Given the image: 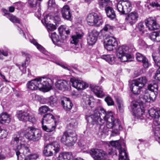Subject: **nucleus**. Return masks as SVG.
<instances>
[{
    "mask_svg": "<svg viewBox=\"0 0 160 160\" xmlns=\"http://www.w3.org/2000/svg\"><path fill=\"white\" fill-rule=\"evenodd\" d=\"M147 82V80L145 77H141L138 78L133 81L130 85V89L133 94H138Z\"/></svg>",
    "mask_w": 160,
    "mask_h": 160,
    "instance_id": "4",
    "label": "nucleus"
},
{
    "mask_svg": "<svg viewBox=\"0 0 160 160\" xmlns=\"http://www.w3.org/2000/svg\"><path fill=\"white\" fill-rule=\"evenodd\" d=\"M129 48L127 46L123 45L119 47L117 51V56L122 62L131 61V56L128 53Z\"/></svg>",
    "mask_w": 160,
    "mask_h": 160,
    "instance_id": "6",
    "label": "nucleus"
},
{
    "mask_svg": "<svg viewBox=\"0 0 160 160\" xmlns=\"http://www.w3.org/2000/svg\"><path fill=\"white\" fill-rule=\"evenodd\" d=\"M137 28L142 33L144 32L145 31V27L142 22H140L138 23Z\"/></svg>",
    "mask_w": 160,
    "mask_h": 160,
    "instance_id": "55",
    "label": "nucleus"
},
{
    "mask_svg": "<svg viewBox=\"0 0 160 160\" xmlns=\"http://www.w3.org/2000/svg\"><path fill=\"white\" fill-rule=\"evenodd\" d=\"M48 8L51 9L52 8H55L56 5L55 4V0H49L48 3Z\"/></svg>",
    "mask_w": 160,
    "mask_h": 160,
    "instance_id": "56",
    "label": "nucleus"
},
{
    "mask_svg": "<svg viewBox=\"0 0 160 160\" xmlns=\"http://www.w3.org/2000/svg\"><path fill=\"white\" fill-rule=\"evenodd\" d=\"M83 35V34L82 33L76 32L75 34L72 36V40L71 41V43L76 45L78 43L79 39L81 38Z\"/></svg>",
    "mask_w": 160,
    "mask_h": 160,
    "instance_id": "34",
    "label": "nucleus"
},
{
    "mask_svg": "<svg viewBox=\"0 0 160 160\" xmlns=\"http://www.w3.org/2000/svg\"><path fill=\"white\" fill-rule=\"evenodd\" d=\"M25 135L28 139L33 141H37L40 139L41 137V132L38 129L32 127H28L27 129Z\"/></svg>",
    "mask_w": 160,
    "mask_h": 160,
    "instance_id": "7",
    "label": "nucleus"
},
{
    "mask_svg": "<svg viewBox=\"0 0 160 160\" xmlns=\"http://www.w3.org/2000/svg\"><path fill=\"white\" fill-rule=\"evenodd\" d=\"M52 17L51 14L46 15L44 18V20L46 25L49 23V22H50V21L49 20L50 19L52 20Z\"/></svg>",
    "mask_w": 160,
    "mask_h": 160,
    "instance_id": "59",
    "label": "nucleus"
},
{
    "mask_svg": "<svg viewBox=\"0 0 160 160\" xmlns=\"http://www.w3.org/2000/svg\"><path fill=\"white\" fill-rule=\"evenodd\" d=\"M46 102L52 107H53L56 104L57 99L53 96H51L46 99Z\"/></svg>",
    "mask_w": 160,
    "mask_h": 160,
    "instance_id": "41",
    "label": "nucleus"
},
{
    "mask_svg": "<svg viewBox=\"0 0 160 160\" xmlns=\"http://www.w3.org/2000/svg\"><path fill=\"white\" fill-rule=\"evenodd\" d=\"M50 36L53 43L56 45H59L61 44V42L60 40L59 37L56 34L55 32L51 33Z\"/></svg>",
    "mask_w": 160,
    "mask_h": 160,
    "instance_id": "33",
    "label": "nucleus"
},
{
    "mask_svg": "<svg viewBox=\"0 0 160 160\" xmlns=\"http://www.w3.org/2000/svg\"><path fill=\"white\" fill-rule=\"evenodd\" d=\"M28 121L32 123H35L37 121V119L35 115L31 113H29V115L28 116Z\"/></svg>",
    "mask_w": 160,
    "mask_h": 160,
    "instance_id": "52",
    "label": "nucleus"
},
{
    "mask_svg": "<svg viewBox=\"0 0 160 160\" xmlns=\"http://www.w3.org/2000/svg\"><path fill=\"white\" fill-rule=\"evenodd\" d=\"M148 90H146L143 95H140V98L143 100V102H150L153 101L156 97V95H154V93H151L150 94L148 92Z\"/></svg>",
    "mask_w": 160,
    "mask_h": 160,
    "instance_id": "20",
    "label": "nucleus"
},
{
    "mask_svg": "<svg viewBox=\"0 0 160 160\" xmlns=\"http://www.w3.org/2000/svg\"><path fill=\"white\" fill-rule=\"evenodd\" d=\"M155 78L160 82V69L159 68L156 72Z\"/></svg>",
    "mask_w": 160,
    "mask_h": 160,
    "instance_id": "64",
    "label": "nucleus"
},
{
    "mask_svg": "<svg viewBox=\"0 0 160 160\" xmlns=\"http://www.w3.org/2000/svg\"><path fill=\"white\" fill-rule=\"evenodd\" d=\"M150 39L153 41L160 42V30L155 31L151 33L149 36Z\"/></svg>",
    "mask_w": 160,
    "mask_h": 160,
    "instance_id": "27",
    "label": "nucleus"
},
{
    "mask_svg": "<svg viewBox=\"0 0 160 160\" xmlns=\"http://www.w3.org/2000/svg\"><path fill=\"white\" fill-rule=\"evenodd\" d=\"M37 8L38 9L37 12L35 13V15L38 18H39L41 16V9L39 5L36 6Z\"/></svg>",
    "mask_w": 160,
    "mask_h": 160,
    "instance_id": "63",
    "label": "nucleus"
},
{
    "mask_svg": "<svg viewBox=\"0 0 160 160\" xmlns=\"http://www.w3.org/2000/svg\"><path fill=\"white\" fill-rule=\"evenodd\" d=\"M146 26L150 30L158 29L159 28V25L157 23L156 19L153 17L148 18L145 20Z\"/></svg>",
    "mask_w": 160,
    "mask_h": 160,
    "instance_id": "15",
    "label": "nucleus"
},
{
    "mask_svg": "<svg viewBox=\"0 0 160 160\" xmlns=\"http://www.w3.org/2000/svg\"><path fill=\"white\" fill-rule=\"evenodd\" d=\"M148 90L151 91V93H154V95H156L157 97L158 94V85L157 84L155 83L153 84H149L148 86Z\"/></svg>",
    "mask_w": 160,
    "mask_h": 160,
    "instance_id": "37",
    "label": "nucleus"
},
{
    "mask_svg": "<svg viewBox=\"0 0 160 160\" xmlns=\"http://www.w3.org/2000/svg\"><path fill=\"white\" fill-rule=\"evenodd\" d=\"M150 5L153 7L160 8V0H148Z\"/></svg>",
    "mask_w": 160,
    "mask_h": 160,
    "instance_id": "42",
    "label": "nucleus"
},
{
    "mask_svg": "<svg viewBox=\"0 0 160 160\" xmlns=\"http://www.w3.org/2000/svg\"><path fill=\"white\" fill-rule=\"evenodd\" d=\"M105 101L108 106L113 105L114 102L112 98L109 97H107L105 98Z\"/></svg>",
    "mask_w": 160,
    "mask_h": 160,
    "instance_id": "57",
    "label": "nucleus"
},
{
    "mask_svg": "<svg viewBox=\"0 0 160 160\" xmlns=\"http://www.w3.org/2000/svg\"><path fill=\"white\" fill-rule=\"evenodd\" d=\"M2 10L4 13L3 15L8 18L11 22L18 23H20L19 19L16 16L10 13L7 10L2 9Z\"/></svg>",
    "mask_w": 160,
    "mask_h": 160,
    "instance_id": "21",
    "label": "nucleus"
},
{
    "mask_svg": "<svg viewBox=\"0 0 160 160\" xmlns=\"http://www.w3.org/2000/svg\"><path fill=\"white\" fill-rule=\"evenodd\" d=\"M43 153L47 157L51 156L54 154L48 144L44 147Z\"/></svg>",
    "mask_w": 160,
    "mask_h": 160,
    "instance_id": "38",
    "label": "nucleus"
},
{
    "mask_svg": "<svg viewBox=\"0 0 160 160\" xmlns=\"http://www.w3.org/2000/svg\"><path fill=\"white\" fill-rule=\"evenodd\" d=\"M87 21L89 25L98 27L103 23L102 17L95 13L89 14L87 16Z\"/></svg>",
    "mask_w": 160,
    "mask_h": 160,
    "instance_id": "8",
    "label": "nucleus"
},
{
    "mask_svg": "<svg viewBox=\"0 0 160 160\" xmlns=\"http://www.w3.org/2000/svg\"><path fill=\"white\" fill-rule=\"evenodd\" d=\"M98 35V32L95 30H92L89 33L87 38L88 43L89 45H92L96 42Z\"/></svg>",
    "mask_w": 160,
    "mask_h": 160,
    "instance_id": "17",
    "label": "nucleus"
},
{
    "mask_svg": "<svg viewBox=\"0 0 160 160\" xmlns=\"http://www.w3.org/2000/svg\"><path fill=\"white\" fill-rule=\"evenodd\" d=\"M54 116L52 114L48 113L43 116L42 123H50L54 121Z\"/></svg>",
    "mask_w": 160,
    "mask_h": 160,
    "instance_id": "31",
    "label": "nucleus"
},
{
    "mask_svg": "<svg viewBox=\"0 0 160 160\" xmlns=\"http://www.w3.org/2000/svg\"><path fill=\"white\" fill-rule=\"evenodd\" d=\"M112 29V27L110 24H106L101 31L102 33H104L105 32H111Z\"/></svg>",
    "mask_w": 160,
    "mask_h": 160,
    "instance_id": "50",
    "label": "nucleus"
},
{
    "mask_svg": "<svg viewBox=\"0 0 160 160\" xmlns=\"http://www.w3.org/2000/svg\"><path fill=\"white\" fill-rule=\"evenodd\" d=\"M30 42L34 45L41 52H43L44 50V48L40 44H39L36 40L34 39H30Z\"/></svg>",
    "mask_w": 160,
    "mask_h": 160,
    "instance_id": "40",
    "label": "nucleus"
},
{
    "mask_svg": "<svg viewBox=\"0 0 160 160\" xmlns=\"http://www.w3.org/2000/svg\"><path fill=\"white\" fill-rule=\"evenodd\" d=\"M89 153L95 160H105L108 158L107 154L104 151L100 149H92Z\"/></svg>",
    "mask_w": 160,
    "mask_h": 160,
    "instance_id": "11",
    "label": "nucleus"
},
{
    "mask_svg": "<svg viewBox=\"0 0 160 160\" xmlns=\"http://www.w3.org/2000/svg\"><path fill=\"white\" fill-rule=\"evenodd\" d=\"M154 135L156 139L160 143V127H158L156 128Z\"/></svg>",
    "mask_w": 160,
    "mask_h": 160,
    "instance_id": "47",
    "label": "nucleus"
},
{
    "mask_svg": "<svg viewBox=\"0 0 160 160\" xmlns=\"http://www.w3.org/2000/svg\"><path fill=\"white\" fill-rule=\"evenodd\" d=\"M23 134L18 133L14 134L12 138L10 145L15 150L19 151L21 153L26 155L30 152L29 145L25 142Z\"/></svg>",
    "mask_w": 160,
    "mask_h": 160,
    "instance_id": "2",
    "label": "nucleus"
},
{
    "mask_svg": "<svg viewBox=\"0 0 160 160\" xmlns=\"http://www.w3.org/2000/svg\"><path fill=\"white\" fill-rule=\"evenodd\" d=\"M131 107L133 115L137 118L140 117L144 113V110L141 108L138 102L135 101L132 102Z\"/></svg>",
    "mask_w": 160,
    "mask_h": 160,
    "instance_id": "12",
    "label": "nucleus"
},
{
    "mask_svg": "<svg viewBox=\"0 0 160 160\" xmlns=\"http://www.w3.org/2000/svg\"><path fill=\"white\" fill-rule=\"evenodd\" d=\"M29 113L26 111H19L18 113L17 117L19 120L26 122L28 120V116Z\"/></svg>",
    "mask_w": 160,
    "mask_h": 160,
    "instance_id": "28",
    "label": "nucleus"
},
{
    "mask_svg": "<svg viewBox=\"0 0 160 160\" xmlns=\"http://www.w3.org/2000/svg\"><path fill=\"white\" fill-rule=\"evenodd\" d=\"M159 111H158L154 108H151L148 110V113L150 116L154 118H156L157 116L159 114Z\"/></svg>",
    "mask_w": 160,
    "mask_h": 160,
    "instance_id": "44",
    "label": "nucleus"
},
{
    "mask_svg": "<svg viewBox=\"0 0 160 160\" xmlns=\"http://www.w3.org/2000/svg\"><path fill=\"white\" fill-rule=\"evenodd\" d=\"M101 58L112 64L115 62V57L112 55H103L101 56Z\"/></svg>",
    "mask_w": 160,
    "mask_h": 160,
    "instance_id": "32",
    "label": "nucleus"
},
{
    "mask_svg": "<svg viewBox=\"0 0 160 160\" xmlns=\"http://www.w3.org/2000/svg\"><path fill=\"white\" fill-rule=\"evenodd\" d=\"M70 122L68 126L72 128H75L77 127L78 123L76 120L74 119H70L69 120Z\"/></svg>",
    "mask_w": 160,
    "mask_h": 160,
    "instance_id": "53",
    "label": "nucleus"
},
{
    "mask_svg": "<svg viewBox=\"0 0 160 160\" xmlns=\"http://www.w3.org/2000/svg\"><path fill=\"white\" fill-rule=\"evenodd\" d=\"M52 15V20L54 21L56 24H59L61 22V19L58 14H51Z\"/></svg>",
    "mask_w": 160,
    "mask_h": 160,
    "instance_id": "46",
    "label": "nucleus"
},
{
    "mask_svg": "<svg viewBox=\"0 0 160 160\" xmlns=\"http://www.w3.org/2000/svg\"><path fill=\"white\" fill-rule=\"evenodd\" d=\"M92 90L95 94L98 97L101 98L104 96V93L101 87L95 86L92 88Z\"/></svg>",
    "mask_w": 160,
    "mask_h": 160,
    "instance_id": "30",
    "label": "nucleus"
},
{
    "mask_svg": "<svg viewBox=\"0 0 160 160\" xmlns=\"http://www.w3.org/2000/svg\"><path fill=\"white\" fill-rule=\"evenodd\" d=\"M117 7L118 10L122 14L130 12L132 8L131 4L128 0H122L119 1Z\"/></svg>",
    "mask_w": 160,
    "mask_h": 160,
    "instance_id": "9",
    "label": "nucleus"
},
{
    "mask_svg": "<svg viewBox=\"0 0 160 160\" xmlns=\"http://www.w3.org/2000/svg\"><path fill=\"white\" fill-rule=\"evenodd\" d=\"M47 26L48 30L50 31H54L56 29V26L51 23H49Z\"/></svg>",
    "mask_w": 160,
    "mask_h": 160,
    "instance_id": "60",
    "label": "nucleus"
},
{
    "mask_svg": "<svg viewBox=\"0 0 160 160\" xmlns=\"http://www.w3.org/2000/svg\"><path fill=\"white\" fill-rule=\"evenodd\" d=\"M62 17L65 19L71 20L72 15L70 8L68 6L65 5L63 7L62 9Z\"/></svg>",
    "mask_w": 160,
    "mask_h": 160,
    "instance_id": "23",
    "label": "nucleus"
},
{
    "mask_svg": "<svg viewBox=\"0 0 160 160\" xmlns=\"http://www.w3.org/2000/svg\"><path fill=\"white\" fill-rule=\"evenodd\" d=\"M116 101L118 110L120 112H123L124 111V106L122 99L120 98H116Z\"/></svg>",
    "mask_w": 160,
    "mask_h": 160,
    "instance_id": "36",
    "label": "nucleus"
},
{
    "mask_svg": "<svg viewBox=\"0 0 160 160\" xmlns=\"http://www.w3.org/2000/svg\"><path fill=\"white\" fill-rule=\"evenodd\" d=\"M139 15L137 12H132L129 13L126 17L125 22L128 24L132 25L135 24L138 20Z\"/></svg>",
    "mask_w": 160,
    "mask_h": 160,
    "instance_id": "16",
    "label": "nucleus"
},
{
    "mask_svg": "<svg viewBox=\"0 0 160 160\" xmlns=\"http://www.w3.org/2000/svg\"><path fill=\"white\" fill-rule=\"evenodd\" d=\"M63 108L67 111H69L72 108L73 104L69 98H65L61 101Z\"/></svg>",
    "mask_w": 160,
    "mask_h": 160,
    "instance_id": "25",
    "label": "nucleus"
},
{
    "mask_svg": "<svg viewBox=\"0 0 160 160\" xmlns=\"http://www.w3.org/2000/svg\"><path fill=\"white\" fill-rule=\"evenodd\" d=\"M21 53L23 56L26 57V59L25 62H29V55L25 52L23 51Z\"/></svg>",
    "mask_w": 160,
    "mask_h": 160,
    "instance_id": "62",
    "label": "nucleus"
},
{
    "mask_svg": "<svg viewBox=\"0 0 160 160\" xmlns=\"http://www.w3.org/2000/svg\"><path fill=\"white\" fill-rule=\"evenodd\" d=\"M27 86L28 89L32 90H40L38 78L28 81Z\"/></svg>",
    "mask_w": 160,
    "mask_h": 160,
    "instance_id": "18",
    "label": "nucleus"
},
{
    "mask_svg": "<svg viewBox=\"0 0 160 160\" xmlns=\"http://www.w3.org/2000/svg\"><path fill=\"white\" fill-rule=\"evenodd\" d=\"M8 131L5 129L0 130V139H3L6 138L8 135Z\"/></svg>",
    "mask_w": 160,
    "mask_h": 160,
    "instance_id": "51",
    "label": "nucleus"
},
{
    "mask_svg": "<svg viewBox=\"0 0 160 160\" xmlns=\"http://www.w3.org/2000/svg\"><path fill=\"white\" fill-rule=\"evenodd\" d=\"M66 28V26L64 25H62L59 27L58 30L60 34H61L65 32Z\"/></svg>",
    "mask_w": 160,
    "mask_h": 160,
    "instance_id": "61",
    "label": "nucleus"
},
{
    "mask_svg": "<svg viewBox=\"0 0 160 160\" xmlns=\"http://www.w3.org/2000/svg\"><path fill=\"white\" fill-rule=\"evenodd\" d=\"M105 11L108 17L113 19L116 17V15L113 9L110 7H108L106 8Z\"/></svg>",
    "mask_w": 160,
    "mask_h": 160,
    "instance_id": "35",
    "label": "nucleus"
},
{
    "mask_svg": "<svg viewBox=\"0 0 160 160\" xmlns=\"http://www.w3.org/2000/svg\"><path fill=\"white\" fill-rule=\"evenodd\" d=\"M118 44L117 41L112 37L106 38L104 41V47L108 51H112L113 48Z\"/></svg>",
    "mask_w": 160,
    "mask_h": 160,
    "instance_id": "14",
    "label": "nucleus"
},
{
    "mask_svg": "<svg viewBox=\"0 0 160 160\" xmlns=\"http://www.w3.org/2000/svg\"><path fill=\"white\" fill-rule=\"evenodd\" d=\"M50 111V109L47 106H42L40 107L39 109V113L42 114Z\"/></svg>",
    "mask_w": 160,
    "mask_h": 160,
    "instance_id": "48",
    "label": "nucleus"
},
{
    "mask_svg": "<svg viewBox=\"0 0 160 160\" xmlns=\"http://www.w3.org/2000/svg\"><path fill=\"white\" fill-rule=\"evenodd\" d=\"M42 123V129L44 131L48 132H52L55 130L56 126L55 125L47 126L45 123Z\"/></svg>",
    "mask_w": 160,
    "mask_h": 160,
    "instance_id": "39",
    "label": "nucleus"
},
{
    "mask_svg": "<svg viewBox=\"0 0 160 160\" xmlns=\"http://www.w3.org/2000/svg\"><path fill=\"white\" fill-rule=\"evenodd\" d=\"M72 156L71 153L64 152L60 154L58 160H71Z\"/></svg>",
    "mask_w": 160,
    "mask_h": 160,
    "instance_id": "29",
    "label": "nucleus"
},
{
    "mask_svg": "<svg viewBox=\"0 0 160 160\" xmlns=\"http://www.w3.org/2000/svg\"><path fill=\"white\" fill-rule=\"evenodd\" d=\"M28 62H25L24 63H22L21 65H20L19 67V69L23 73H25L26 72V64H28Z\"/></svg>",
    "mask_w": 160,
    "mask_h": 160,
    "instance_id": "54",
    "label": "nucleus"
},
{
    "mask_svg": "<svg viewBox=\"0 0 160 160\" xmlns=\"http://www.w3.org/2000/svg\"><path fill=\"white\" fill-rule=\"evenodd\" d=\"M50 149L53 154H56L60 150V146L59 143L56 141L51 142L48 144Z\"/></svg>",
    "mask_w": 160,
    "mask_h": 160,
    "instance_id": "26",
    "label": "nucleus"
},
{
    "mask_svg": "<svg viewBox=\"0 0 160 160\" xmlns=\"http://www.w3.org/2000/svg\"><path fill=\"white\" fill-rule=\"evenodd\" d=\"M152 56L155 63V66L158 67V68L160 69V57H158L154 53L152 54Z\"/></svg>",
    "mask_w": 160,
    "mask_h": 160,
    "instance_id": "43",
    "label": "nucleus"
},
{
    "mask_svg": "<svg viewBox=\"0 0 160 160\" xmlns=\"http://www.w3.org/2000/svg\"><path fill=\"white\" fill-rule=\"evenodd\" d=\"M86 119L88 122L93 125L101 126L106 122V125L108 128H114L116 131H113L111 134L114 136L118 134V130L122 129L118 120L115 119L112 112L106 113L105 110L101 107H97L93 113L91 115H87Z\"/></svg>",
    "mask_w": 160,
    "mask_h": 160,
    "instance_id": "1",
    "label": "nucleus"
},
{
    "mask_svg": "<svg viewBox=\"0 0 160 160\" xmlns=\"http://www.w3.org/2000/svg\"><path fill=\"white\" fill-rule=\"evenodd\" d=\"M109 1L110 0H99V4L103 7L106 6L107 3L109 2Z\"/></svg>",
    "mask_w": 160,
    "mask_h": 160,
    "instance_id": "58",
    "label": "nucleus"
},
{
    "mask_svg": "<svg viewBox=\"0 0 160 160\" xmlns=\"http://www.w3.org/2000/svg\"><path fill=\"white\" fill-rule=\"evenodd\" d=\"M82 103L83 107L88 109H89L90 108H91L92 107V106H91L92 102L89 98H87L85 100H84Z\"/></svg>",
    "mask_w": 160,
    "mask_h": 160,
    "instance_id": "45",
    "label": "nucleus"
},
{
    "mask_svg": "<svg viewBox=\"0 0 160 160\" xmlns=\"http://www.w3.org/2000/svg\"><path fill=\"white\" fill-rule=\"evenodd\" d=\"M40 90L49 91L52 87V81L49 78L44 77L38 78Z\"/></svg>",
    "mask_w": 160,
    "mask_h": 160,
    "instance_id": "10",
    "label": "nucleus"
},
{
    "mask_svg": "<svg viewBox=\"0 0 160 160\" xmlns=\"http://www.w3.org/2000/svg\"><path fill=\"white\" fill-rule=\"evenodd\" d=\"M39 157V155L37 153H34L26 157L24 160H36Z\"/></svg>",
    "mask_w": 160,
    "mask_h": 160,
    "instance_id": "49",
    "label": "nucleus"
},
{
    "mask_svg": "<svg viewBox=\"0 0 160 160\" xmlns=\"http://www.w3.org/2000/svg\"><path fill=\"white\" fill-rule=\"evenodd\" d=\"M136 58L137 60L143 63V65L145 68H148L150 64L149 63L148 59L146 57L142 54L138 53L136 54Z\"/></svg>",
    "mask_w": 160,
    "mask_h": 160,
    "instance_id": "22",
    "label": "nucleus"
},
{
    "mask_svg": "<svg viewBox=\"0 0 160 160\" xmlns=\"http://www.w3.org/2000/svg\"><path fill=\"white\" fill-rule=\"evenodd\" d=\"M76 134L74 131L65 132L62 137L61 141L62 143L68 146H72L76 141Z\"/></svg>",
    "mask_w": 160,
    "mask_h": 160,
    "instance_id": "5",
    "label": "nucleus"
},
{
    "mask_svg": "<svg viewBox=\"0 0 160 160\" xmlns=\"http://www.w3.org/2000/svg\"><path fill=\"white\" fill-rule=\"evenodd\" d=\"M55 86L59 90L65 91L68 89V82L64 80H59L56 82Z\"/></svg>",
    "mask_w": 160,
    "mask_h": 160,
    "instance_id": "19",
    "label": "nucleus"
},
{
    "mask_svg": "<svg viewBox=\"0 0 160 160\" xmlns=\"http://www.w3.org/2000/svg\"><path fill=\"white\" fill-rule=\"evenodd\" d=\"M11 121L10 115L6 112L0 114V123L2 124H8Z\"/></svg>",
    "mask_w": 160,
    "mask_h": 160,
    "instance_id": "24",
    "label": "nucleus"
},
{
    "mask_svg": "<svg viewBox=\"0 0 160 160\" xmlns=\"http://www.w3.org/2000/svg\"><path fill=\"white\" fill-rule=\"evenodd\" d=\"M110 145L112 147L109 149L110 152H108V154L111 155H117V150L119 152V160H128V155L126 150L124 148L121 147L119 141H114L110 142Z\"/></svg>",
    "mask_w": 160,
    "mask_h": 160,
    "instance_id": "3",
    "label": "nucleus"
},
{
    "mask_svg": "<svg viewBox=\"0 0 160 160\" xmlns=\"http://www.w3.org/2000/svg\"><path fill=\"white\" fill-rule=\"evenodd\" d=\"M70 82L72 87L78 90H83L88 87V84L86 82L75 78H71Z\"/></svg>",
    "mask_w": 160,
    "mask_h": 160,
    "instance_id": "13",
    "label": "nucleus"
}]
</instances>
